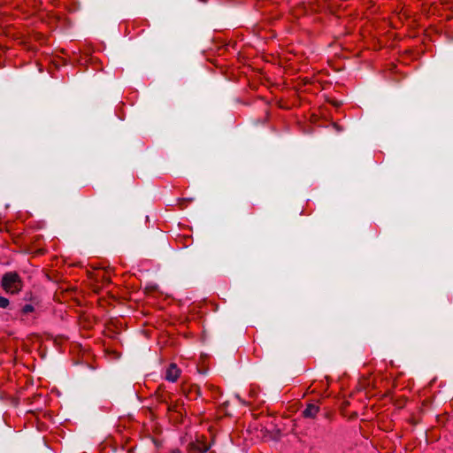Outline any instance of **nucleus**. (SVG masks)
Returning <instances> with one entry per match:
<instances>
[{
    "label": "nucleus",
    "mask_w": 453,
    "mask_h": 453,
    "mask_svg": "<svg viewBox=\"0 0 453 453\" xmlns=\"http://www.w3.org/2000/svg\"><path fill=\"white\" fill-rule=\"evenodd\" d=\"M1 287L6 293L16 295L21 291L23 280L17 272H8L2 277Z\"/></svg>",
    "instance_id": "obj_1"
},
{
    "label": "nucleus",
    "mask_w": 453,
    "mask_h": 453,
    "mask_svg": "<svg viewBox=\"0 0 453 453\" xmlns=\"http://www.w3.org/2000/svg\"><path fill=\"white\" fill-rule=\"evenodd\" d=\"M181 391L183 395L190 400L196 399L201 395L200 387L196 384H182Z\"/></svg>",
    "instance_id": "obj_2"
},
{
    "label": "nucleus",
    "mask_w": 453,
    "mask_h": 453,
    "mask_svg": "<svg viewBox=\"0 0 453 453\" xmlns=\"http://www.w3.org/2000/svg\"><path fill=\"white\" fill-rule=\"evenodd\" d=\"M209 450V446L201 441H192L188 445V453H205Z\"/></svg>",
    "instance_id": "obj_3"
},
{
    "label": "nucleus",
    "mask_w": 453,
    "mask_h": 453,
    "mask_svg": "<svg viewBox=\"0 0 453 453\" xmlns=\"http://www.w3.org/2000/svg\"><path fill=\"white\" fill-rule=\"evenodd\" d=\"M180 370L178 368L177 365L172 363L169 365L166 369L165 379L168 381L175 382L180 377Z\"/></svg>",
    "instance_id": "obj_4"
},
{
    "label": "nucleus",
    "mask_w": 453,
    "mask_h": 453,
    "mask_svg": "<svg viewBox=\"0 0 453 453\" xmlns=\"http://www.w3.org/2000/svg\"><path fill=\"white\" fill-rule=\"evenodd\" d=\"M319 411V407L314 403H309L303 411V416L307 418H313Z\"/></svg>",
    "instance_id": "obj_5"
},
{
    "label": "nucleus",
    "mask_w": 453,
    "mask_h": 453,
    "mask_svg": "<svg viewBox=\"0 0 453 453\" xmlns=\"http://www.w3.org/2000/svg\"><path fill=\"white\" fill-rule=\"evenodd\" d=\"M184 411V403L183 402H180V401H177L175 402L173 404H169L168 407H167V411H173V412H178L180 414L182 415V411Z\"/></svg>",
    "instance_id": "obj_6"
},
{
    "label": "nucleus",
    "mask_w": 453,
    "mask_h": 453,
    "mask_svg": "<svg viewBox=\"0 0 453 453\" xmlns=\"http://www.w3.org/2000/svg\"><path fill=\"white\" fill-rule=\"evenodd\" d=\"M35 311V308L32 304H25L21 309V313L26 315L30 312H33Z\"/></svg>",
    "instance_id": "obj_7"
},
{
    "label": "nucleus",
    "mask_w": 453,
    "mask_h": 453,
    "mask_svg": "<svg viewBox=\"0 0 453 453\" xmlns=\"http://www.w3.org/2000/svg\"><path fill=\"white\" fill-rule=\"evenodd\" d=\"M10 305V301L8 298L0 296V308L6 309Z\"/></svg>",
    "instance_id": "obj_8"
},
{
    "label": "nucleus",
    "mask_w": 453,
    "mask_h": 453,
    "mask_svg": "<svg viewBox=\"0 0 453 453\" xmlns=\"http://www.w3.org/2000/svg\"><path fill=\"white\" fill-rule=\"evenodd\" d=\"M208 388L212 392L214 398L218 397V395H220L219 388H217V387H215L213 385H209Z\"/></svg>",
    "instance_id": "obj_9"
},
{
    "label": "nucleus",
    "mask_w": 453,
    "mask_h": 453,
    "mask_svg": "<svg viewBox=\"0 0 453 453\" xmlns=\"http://www.w3.org/2000/svg\"><path fill=\"white\" fill-rule=\"evenodd\" d=\"M181 240H183V244L184 246L188 247L189 244L192 243L193 242V239L191 236H188V235H186V236H182L180 238Z\"/></svg>",
    "instance_id": "obj_10"
},
{
    "label": "nucleus",
    "mask_w": 453,
    "mask_h": 453,
    "mask_svg": "<svg viewBox=\"0 0 453 453\" xmlns=\"http://www.w3.org/2000/svg\"><path fill=\"white\" fill-rule=\"evenodd\" d=\"M24 299L26 301H30V302H35V297L34 296L32 292L27 293L25 297H24Z\"/></svg>",
    "instance_id": "obj_11"
},
{
    "label": "nucleus",
    "mask_w": 453,
    "mask_h": 453,
    "mask_svg": "<svg viewBox=\"0 0 453 453\" xmlns=\"http://www.w3.org/2000/svg\"><path fill=\"white\" fill-rule=\"evenodd\" d=\"M157 397H158V399L160 400V402H162V403H167V399H166V397H165L163 394L158 395V396H157Z\"/></svg>",
    "instance_id": "obj_12"
},
{
    "label": "nucleus",
    "mask_w": 453,
    "mask_h": 453,
    "mask_svg": "<svg viewBox=\"0 0 453 453\" xmlns=\"http://www.w3.org/2000/svg\"><path fill=\"white\" fill-rule=\"evenodd\" d=\"M171 453H181V451L179 449H174Z\"/></svg>",
    "instance_id": "obj_13"
}]
</instances>
